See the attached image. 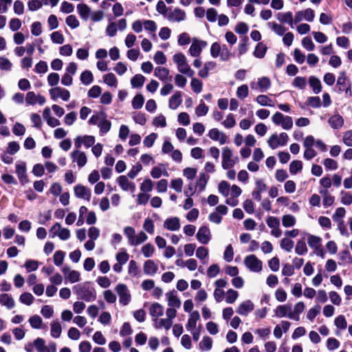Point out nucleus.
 Masks as SVG:
<instances>
[{"mask_svg":"<svg viewBox=\"0 0 352 352\" xmlns=\"http://www.w3.org/2000/svg\"><path fill=\"white\" fill-rule=\"evenodd\" d=\"M77 298L86 302H93L96 299V291L90 282H85L73 287Z\"/></svg>","mask_w":352,"mask_h":352,"instance_id":"nucleus-1","label":"nucleus"},{"mask_svg":"<svg viewBox=\"0 0 352 352\" xmlns=\"http://www.w3.org/2000/svg\"><path fill=\"white\" fill-rule=\"evenodd\" d=\"M123 232L128 240L129 245L131 246H138L148 239V236L144 232L140 231L135 234V229L131 226L125 227Z\"/></svg>","mask_w":352,"mask_h":352,"instance_id":"nucleus-2","label":"nucleus"},{"mask_svg":"<svg viewBox=\"0 0 352 352\" xmlns=\"http://www.w3.org/2000/svg\"><path fill=\"white\" fill-rule=\"evenodd\" d=\"M210 54L214 58L219 57L221 60L227 61L230 58L232 53L227 45H221L219 43L215 42L210 47Z\"/></svg>","mask_w":352,"mask_h":352,"instance_id":"nucleus-3","label":"nucleus"},{"mask_svg":"<svg viewBox=\"0 0 352 352\" xmlns=\"http://www.w3.org/2000/svg\"><path fill=\"white\" fill-rule=\"evenodd\" d=\"M89 124L97 125L100 128L101 134L109 132L111 127V123L106 118L104 113L93 115L89 120Z\"/></svg>","mask_w":352,"mask_h":352,"instance_id":"nucleus-4","label":"nucleus"},{"mask_svg":"<svg viewBox=\"0 0 352 352\" xmlns=\"http://www.w3.org/2000/svg\"><path fill=\"white\" fill-rule=\"evenodd\" d=\"M173 60L177 65L179 72L186 74L189 77H192L194 76L195 72L191 69L190 65L187 63L186 56L183 54H175L173 57Z\"/></svg>","mask_w":352,"mask_h":352,"instance_id":"nucleus-5","label":"nucleus"},{"mask_svg":"<svg viewBox=\"0 0 352 352\" xmlns=\"http://www.w3.org/2000/svg\"><path fill=\"white\" fill-rule=\"evenodd\" d=\"M221 166L223 169H230L239 162V157L234 156L230 148L225 146L221 151Z\"/></svg>","mask_w":352,"mask_h":352,"instance_id":"nucleus-6","label":"nucleus"},{"mask_svg":"<svg viewBox=\"0 0 352 352\" xmlns=\"http://www.w3.org/2000/svg\"><path fill=\"white\" fill-rule=\"evenodd\" d=\"M336 85L338 87L337 91L339 94L344 91L346 97H351L352 96L351 84L347 78L345 72H340Z\"/></svg>","mask_w":352,"mask_h":352,"instance_id":"nucleus-7","label":"nucleus"},{"mask_svg":"<svg viewBox=\"0 0 352 352\" xmlns=\"http://www.w3.org/2000/svg\"><path fill=\"white\" fill-rule=\"evenodd\" d=\"M176 308L168 307L166 310V318L157 320V328H164L166 330L170 329L173 323V319L177 316Z\"/></svg>","mask_w":352,"mask_h":352,"instance_id":"nucleus-8","label":"nucleus"},{"mask_svg":"<svg viewBox=\"0 0 352 352\" xmlns=\"http://www.w3.org/2000/svg\"><path fill=\"white\" fill-rule=\"evenodd\" d=\"M272 121L276 126H280L285 130H289L293 126L292 118L285 116L280 112H276L272 117Z\"/></svg>","mask_w":352,"mask_h":352,"instance_id":"nucleus-9","label":"nucleus"},{"mask_svg":"<svg viewBox=\"0 0 352 352\" xmlns=\"http://www.w3.org/2000/svg\"><path fill=\"white\" fill-rule=\"evenodd\" d=\"M307 243L310 248L314 250V254L321 258H324V251L322 245L321 237L314 234H308Z\"/></svg>","mask_w":352,"mask_h":352,"instance_id":"nucleus-10","label":"nucleus"},{"mask_svg":"<svg viewBox=\"0 0 352 352\" xmlns=\"http://www.w3.org/2000/svg\"><path fill=\"white\" fill-rule=\"evenodd\" d=\"M243 263L245 267L252 272L258 273L263 269V262L254 254L245 256Z\"/></svg>","mask_w":352,"mask_h":352,"instance_id":"nucleus-11","label":"nucleus"},{"mask_svg":"<svg viewBox=\"0 0 352 352\" xmlns=\"http://www.w3.org/2000/svg\"><path fill=\"white\" fill-rule=\"evenodd\" d=\"M288 139V135L285 132L280 133L279 135L274 133L269 138L267 144L272 149H276L280 146L286 145Z\"/></svg>","mask_w":352,"mask_h":352,"instance_id":"nucleus-12","label":"nucleus"},{"mask_svg":"<svg viewBox=\"0 0 352 352\" xmlns=\"http://www.w3.org/2000/svg\"><path fill=\"white\" fill-rule=\"evenodd\" d=\"M115 291L119 297V302L123 306L127 305L131 300L130 292L125 284L119 283L116 285Z\"/></svg>","mask_w":352,"mask_h":352,"instance_id":"nucleus-13","label":"nucleus"},{"mask_svg":"<svg viewBox=\"0 0 352 352\" xmlns=\"http://www.w3.org/2000/svg\"><path fill=\"white\" fill-rule=\"evenodd\" d=\"M51 237L58 236L60 240L66 241L70 237V231L67 228H62L59 223H56L50 230Z\"/></svg>","mask_w":352,"mask_h":352,"instance_id":"nucleus-14","label":"nucleus"},{"mask_svg":"<svg viewBox=\"0 0 352 352\" xmlns=\"http://www.w3.org/2000/svg\"><path fill=\"white\" fill-rule=\"evenodd\" d=\"M266 223L271 229L270 234L276 238H279L282 235V230L280 226L279 219L276 217L270 216L266 219Z\"/></svg>","mask_w":352,"mask_h":352,"instance_id":"nucleus-15","label":"nucleus"},{"mask_svg":"<svg viewBox=\"0 0 352 352\" xmlns=\"http://www.w3.org/2000/svg\"><path fill=\"white\" fill-rule=\"evenodd\" d=\"M49 94L52 100L54 101H56L58 98H60L63 101H68L70 98L69 91L60 87H55L50 89Z\"/></svg>","mask_w":352,"mask_h":352,"instance_id":"nucleus-16","label":"nucleus"},{"mask_svg":"<svg viewBox=\"0 0 352 352\" xmlns=\"http://www.w3.org/2000/svg\"><path fill=\"white\" fill-rule=\"evenodd\" d=\"M165 19L171 23H179L185 20L186 12L179 8H175L173 10L170 8Z\"/></svg>","mask_w":352,"mask_h":352,"instance_id":"nucleus-17","label":"nucleus"},{"mask_svg":"<svg viewBox=\"0 0 352 352\" xmlns=\"http://www.w3.org/2000/svg\"><path fill=\"white\" fill-rule=\"evenodd\" d=\"M271 87V80L269 78L263 76L258 78L256 82H250V87L253 90H258L260 92L266 91Z\"/></svg>","mask_w":352,"mask_h":352,"instance_id":"nucleus-18","label":"nucleus"},{"mask_svg":"<svg viewBox=\"0 0 352 352\" xmlns=\"http://www.w3.org/2000/svg\"><path fill=\"white\" fill-rule=\"evenodd\" d=\"M207 46V42L197 39H192V43L189 48V54L193 57H199L203 50Z\"/></svg>","mask_w":352,"mask_h":352,"instance_id":"nucleus-19","label":"nucleus"},{"mask_svg":"<svg viewBox=\"0 0 352 352\" xmlns=\"http://www.w3.org/2000/svg\"><path fill=\"white\" fill-rule=\"evenodd\" d=\"M74 192L77 198L83 199L88 201L91 199V190L82 184L76 185L74 188Z\"/></svg>","mask_w":352,"mask_h":352,"instance_id":"nucleus-20","label":"nucleus"},{"mask_svg":"<svg viewBox=\"0 0 352 352\" xmlns=\"http://www.w3.org/2000/svg\"><path fill=\"white\" fill-rule=\"evenodd\" d=\"M71 157L73 162H76L78 167H83L87 162L86 154L78 149L71 153Z\"/></svg>","mask_w":352,"mask_h":352,"instance_id":"nucleus-21","label":"nucleus"},{"mask_svg":"<svg viewBox=\"0 0 352 352\" xmlns=\"http://www.w3.org/2000/svg\"><path fill=\"white\" fill-rule=\"evenodd\" d=\"M128 177L125 175H121L118 177L117 182L122 190L133 192L135 190V184L130 182Z\"/></svg>","mask_w":352,"mask_h":352,"instance_id":"nucleus-22","label":"nucleus"},{"mask_svg":"<svg viewBox=\"0 0 352 352\" xmlns=\"http://www.w3.org/2000/svg\"><path fill=\"white\" fill-rule=\"evenodd\" d=\"M45 98L41 95H36L34 91H29L26 94L25 102L29 105H34L38 103L43 105L45 103Z\"/></svg>","mask_w":352,"mask_h":352,"instance_id":"nucleus-23","label":"nucleus"},{"mask_svg":"<svg viewBox=\"0 0 352 352\" xmlns=\"http://www.w3.org/2000/svg\"><path fill=\"white\" fill-rule=\"evenodd\" d=\"M196 238L202 244L208 243L211 239L210 229L207 226L201 227L196 234Z\"/></svg>","mask_w":352,"mask_h":352,"instance_id":"nucleus-24","label":"nucleus"},{"mask_svg":"<svg viewBox=\"0 0 352 352\" xmlns=\"http://www.w3.org/2000/svg\"><path fill=\"white\" fill-rule=\"evenodd\" d=\"M16 173L22 184L29 182L26 175V164L25 162H20L16 164Z\"/></svg>","mask_w":352,"mask_h":352,"instance_id":"nucleus-25","label":"nucleus"},{"mask_svg":"<svg viewBox=\"0 0 352 352\" xmlns=\"http://www.w3.org/2000/svg\"><path fill=\"white\" fill-rule=\"evenodd\" d=\"M165 296L169 307L179 309L181 307V300L175 291L168 292Z\"/></svg>","mask_w":352,"mask_h":352,"instance_id":"nucleus-26","label":"nucleus"},{"mask_svg":"<svg viewBox=\"0 0 352 352\" xmlns=\"http://www.w3.org/2000/svg\"><path fill=\"white\" fill-rule=\"evenodd\" d=\"M164 311V307L158 303H153L149 308L150 315L154 318L153 321L155 322V327H157V320H160L159 317L163 316Z\"/></svg>","mask_w":352,"mask_h":352,"instance_id":"nucleus-27","label":"nucleus"},{"mask_svg":"<svg viewBox=\"0 0 352 352\" xmlns=\"http://www.w3.org/2000/svg\"><path fill=\"white\" fill-rule=\"evenodd\" d=\"M208 135L211 140L219 141L221 145L227 142L228 137L226 135L216 128L210 129Z\"/></svg>","mask_w":352,"mask_h":352,"instance_id":"nucleus-28","label":"nucleus"},{"mask_svg":"<svg viewBox=\"0 0 352 352\" xmlns=\"http://www.w3.org/2000/svg\"><path fill=\"white\" fill-rule=\"evenodd\" d=\"M254 305L250 300H247L239 304L236 309V313L241 316H248L253 311Z\"/></svg>","mask_w":352,"mask_h":352,"instance_id":"nucleus-29","label":"nucleus"},{"mask_svg":"<svg viewBox=\"0 0 352 352\" xmlns=\"http://www.w3.org/2000/svg\"><path fill=\"white\" fill-rule=\"evenodd\" d=\"M200 320V315L198 311H194L189 315L186 329L188 331H192L196 329L197 323Z\"/></svg>","mask_w":352,"mask_h":352,"instance_id":"nucleus-30","label":"nucleus"},{"mask_svg":"<svg viewBox=\"0 0 352 352\" xmlns=\"http://www.w3.org/2000/svg\"><path fill=\"white\" fill-rule=\"evenodd\" d=\"M180 227V220L177 217L168 218L164 222V228L170 231H177Z\"/></svg>","mask_w":352,"mask_h":352,"instance_id":"nucleus-31","label":"nucleus"},{"mask_svg":"<svg viewBox=\"0 0 352 352\" xmlns=\"http://www.w3.org/2000/svg\"><path fill=\"white\" fill-rule=\"evenodd\" d=\"M143 270L146 275L153 276L158 271V265L153 260L148 259L144 263Z\"/></svg>","mask_w":352,"mask_h":352,"instance_id":"nucleus-32","label":"nucleus"},{"mask_svg":"<svg viewBox=\"0 0 352 352\" xmlns=\"http://www.w3.org/2000/svg\"><path fill=\"white\" fill-rule=\"evenodd\" d=\"M0 304L8 309H12L15 307V301L11 295L3 293L0 294Z\"/></svg>","mask_w":352,"mask_h":352,"instance_id":"nucleus-33","label":"nucleus"},{"mask_svg":"<svg viewBox=\"0 0 352 352\" xmlns=\"http://www.w3.org/2000/svg\"><path fill=\"white\" fill-rule=\"evenodd\" d=\"M305 305L303 302H298L294 305V311L291 310L288 318L289 319L294 320L296 321H298L300 320L299 314L303 312L305 310Z\"/></svg>","mask_w":352,"mask_h":352,"instance_id":"nucleus-34","label":"nucleus"},{"mask_svg":"<svg viewBox=\"0 0 352 352\" xmlns=\"http://www.w3.org/2000/svg\"><path fill=\"white\" fill-rule=\"evenodd\" d=\"M169 74V69L164 67H157L154 70V76L163 82L168 80Z\"/></svg>","mask_w":352,"mask_h":352,"instance_id":"nucleus-35","label":"nucleus"},{"mask_svg":"<svg viewBox=\"0 0 352 352\" xmlns=\"http://www.w3.org/2000/svg\"><path fill=\"white\" fill-rule=\"evenodd\" d=\"M276 17L280 22L287 23L292 28H294L293 14L292 12H279L277 14Z\"/></svg>","mask_w":352,"mask_h":352,"instance_id":"nucleus-36","label":"nucleus"},{"mask_svg":"<svg viewBox=\"0 0 352 352\" xmlns=\"http://www.w3.org/2000/svg\"><path fill=\"white\" fill-rule=\"evenodd\" d=\"M291 312L290 305H278L274 310L275 316L278 318L287 317Z\"/></svg>","mask_w":352,"mask_h":352,"instance_id":"nucleus-37","label":"nucleus"},{"mask_svg":"<svg viewBox=\"0 0 352 352\" xmlns=\"http://www.w3.org/2000/svg\"><path fill=\"white\" fill-rule=\"evenodd\" d=\"M328 122L333 129H340L344 124V119L340 115L336 114L329 118Z\"/></svg>","mask_w":352,"mask_h":352,"instance_id":"nucleus-38","label":"nucleus"},{"mask_svg":"<svg viewBox=\"0 0 352 352\" xmlns=\"http://www.w3.org/2000/svg\"><path fill=\"white\" fill-rule=\"evenodd\" d=\"M182 102V94L180 91H177L170 98L168 106L171 109H176Z\"/></svg>","mask_w":352,"mask_h":352,"instance_id":"nucleus-39","label":"nucleus"},{"mask_svg":"<svg viewBox=\"0 0 352 352\" xmlns=\"http://www.w3.org/2000/svg\"><path fill=\"white\" fill-rule=\"evenodd\" d=\"M212 339L208 336H205L203 337L202 340L199 343V348L201 351H210L212 347Z\"/></svg>","mask_w":352,"mask_h":352,"instance_id":"nucleus-40","label":"nucleus"},{"mask_svg":"<svg viewBox=\"0 0 352 352\" xmlns=\"http://www.w3.org/2000/svg\"><path fill=\"white\" fill-rule=\"evenodd\" d=\"M256 101L261 106L263 107H274V103L273 100L266 95H258L256 98Z\"/></svg>","mask_w":352,"mask_h":352,"instance_id":"nucleus-41","label":"nucleus"},{"mask_svg":"<svg viewBox=\"0 0 352 352\" xmlns=\"http://www.w3.org/2000/svg\"><path fill=\"white\" fill-rule=\"evenodd\" d=\"M163 165L160 164V166H155L152 168L151 171V175L154 179L160 178L162 175L165 176H168V172L164 168H162Z\"/></svg>","mask_w":352,"mask_h":352,"instance_id":"nucleus-42","label":"nucleus"},{"mask_svg":"<svg viewBox=\"0 0 352 352\" xmlns=\"http://www.w3.org/2000/svg\"><path fill=\"white\" fill-rule=\"evenodd\" d=\"M309 82L313 91L315 94H319L322 90V85L320 80L315 76H310L309 78Z\"/></svg>","mask_w":352,"mask_h":352,"instance_id":"nucleus-43","label":"nucleus"},{"mask_svg":"<svg viewBox=\"0 0 352 352\" xmlns=\"http://www.w3.org/2000/svg\"><path fill=\"white\" fill-rule=\"evenodd\" d=\"M296 223V219L292 214H285L282 217V224L285 228L293 227Z\"/></svg>","mask_w":352,"mask_h":352,"instance_id":"nucleus-44","label":"nucleus"},{"mask_svg":"<svg viewBox=\"0 0 352 352\" xmlns=\"http://www.w3.org/2000/svg\"><path fill=\"white\" fill-rule=\"evenodd\" d=\"M77 10L79 15L83 20H87L90 14V8L84 3H80L77 6Z\"/></svg>","mask_w":352,"mask_h":352,"instance_id":"nucleus-45","label":"nucleus"},{"mask_svg":"<svg viewBox=\"0 0 352 352\" xmlns=\"http://www.w3.org/2000/svg\"><path fill=\"white\" fill-rule=\"evenodd\" d=\"M267 49L265 44L262 42L258 43L254 52V56L258 58H263L266 54Z\"/></svg>","mask_w":352,"mask_h":352,"instance_id":"nucleus-46","label":"nucleus"},{"mask_svg":"<svg viewBox=\"0 0 352 352\" xmlns=\"http://www.w3.org/2000/svg\"><path fill=\"white\" fill-rule=\"evenodd\" d=\"M155 250V249L154 245L151 243H146L141 248V252L145 258L151 257L153 255Z\"/></svg>","mask_w":352,"mask_h":352,"instance_id":"nucleus-47","label":"nucleus"},{"mask_svg":"<svg viewBox=\"0 0 352 352\" xmlns=\"http://www.w3.org/2000/svg\"><path fill=\"white\" fill-rule=\"evenodd\" d=\"M145 77L142 74H135L131 80V85L133 88H139L143 86Z\"/></svg>","mask_w":352,"mask_h":352,"instance_id":"nucleus-48","label":"nucleus"},{"mask_svg":"<svg viewBox=\"0 0 352 352\" xmlns=\"http://www.w3.org/2000/svg\"><path fill=\"white\" fill-rule=\"evenodd\" d=\"M34 346L37 352H49L44 339L38 338L34 340Z\"/></svg>","mask_w":352,"mask_h":352,"instance_id":"nucleus-49","label":"nucleus"},{"mask_svg":"<svg viewBox=\"0 0 352 352\" xmlns=\"http://www.w3.org/2000/svg\"><path fill=\"white\" fill-rule=\"evenodd\" d=\"M294 241L287 237L283 238L280 241V246L281 249L285 250L287 252L292 251L294 248Z\"/></svg>","mask_w":352,"mask_h":352,"instance_id":"nucleus-50","label":"nucleus"},{"mask_svg":"<svg viewBox=\"0 0 352 352\" xmlns=\"http://www.w3.org/2000/svg\"><path fill=\"white\" fill-rule=\"evenodd\" d=\"M80 81L85 85H89L94 81L92 73L89 70L84 71L80 75Z\"/></svg>","mask_w":352,"mask_h":352,"instance_id":"nucleus-51","label":"nucleus"},{"mask_svg":"<svg viewBox=\"0 0 352 352\" xmlns=\"http://www.w3.org/2000/svg\"><path fill=\"white\" fill-rule=\"evenodd\" d=\"M103 80L108 86L116 87L118 80L116 76L113 73H109L103 76Z\"/></svg>","mask_w":352,"mask_h":352,"instance_id":"nucleus-52","label":"nucleus"},{"mask_svg":"<svg viewBox=\"0 0 352 352\" xmlns=\"http://www.w3.org/2000/svg\"><path fill=\"white\" fill-rule=\"evenodd\" d=\"M308 252L307 247L303 240H299L296 242L295 247V252L298 255H304Z\"/></svg>","mask_w":352,"mask_h":352,"instance_id":"nucleus-53","label":"nucleus"},{"mask_svg":"<svg viewBox=\"0 0 352 352\" xmlns=\"http://www.w3.org/2000/svg\"><path fill=\"white\" fill-rule=\"evenodd\" d=\"M62 328L58 322H52L51 323V336L53 338H58L60 336Z\"/></svg>","mask_w":352,"mask_h":352,"instance_id":"nucleus-54","label":"nucleus"},{"mask_svg":"<svg viewBox=\"0 0 352 352\" xmlns=\"http://www.w3.org/2000/svg\"><path fill=\"white\" fill-rule=\"evenodd\" d=\"M208 179L209 177L205 173H200L196 184V187H197L200 191H203L206 188Z\"/></svg>","mask_w":352,"mask_h":352,"instance_id":"nucleus-55","label":"nucleus"},{"mask_svg":"<svg viewBox=\"0 0 352 352\" xmlns=\"http://www.w3.org/2000/svg\"><path fill=\"white\" fill-rule=\"evenodd\" d=\"M239 293L232 289H229L226 293V302L228 304H233L238 298Z\"/></svg>","mask_w":352,"mask_h":352,"instance_id":"nucleus-56","label":"nucleus"},{"mask_svg":"<svg viewBox=\"0 0 352 352\" xmlns=\"http://www.w3.org/2000/svg\"><path fill=\"white\" fill-rule=\"evenodd\" d=\"M340 195V201L343 205L349 206L352 204V194L350 192L342 190Z\"/></svg>","mask_w":352,"mask_h":352,"instance_id":"nucleus-57","label":"nucleus"},{"mask_svg":"<svg viewBox=\"0 0 352 352\" xmlns=\"http://www.w3.org/2000/svg\"><path fill=\"white\" fill-rule=\"evenodd\" d=\"M140 188L141 192H145V193L149 192L152 191V190L153 188V182H152L151 179H150L148 178L145 179L143 181V182L140 184Z\"/></svg>","mask_w":352,"mask_h":352,"instance_id":"nucleus-58","label":"nucleus"},{"mask_svg":"<svg viewBox=\"0 0 352 352\" xmlns=\"http://www.w3.org/2000/svg\"><path fill=\"white\" fill-rule=\"evenodd\" d=\"M268 25L272 29V30L278 35L283 36L285 34L286 32V29L284 26L280 24L270 22L268 23Z\"/></svg>","mask_w":352,"mask_h":352,"instance_id":"nucleus-59","label":"nucleus"},{"mask_svg":"<svg viewBox=\"0 0 352 352\" xmlns=\"http://www.w3.org/2000/svg\"><path fill=\"white\" fill-rule=\"evenodd\" d=\"M140 272L139 267L135 261L131 260L129 263L128 273L130 276L135 277Z\"/></svg>","mask_w":352,"mask_h":352,"instance_id":"nucleus-60","label":"nucleus"},{"mask_svg":"<svg viewBox=\"0 0 352 352\" xmlns=\"http://www.w3.org/2000/svg\"><path fill=\"white\" fill-rule=\"evenodd\" d=\"M12 63L5 56H0V69L10 72L12 70Z\"/></svg>","mask_w":352,"mask_h":352,"instance_id":"nucleus-61","label":"nucleus"},{"mask_svg":"<svg viewBox=\"0 0 352 352\" xmlns=\"http://www.w3.org/2000/svg\"><path fill=\"white\" fill-rule=\"evenodd\" d=\"M302 168V163L300 160H294L290 163L289 172L292 175H296Z\"/></svg>","mask_w":352,"mask_h":352,"instance_id":"nucleus-62","label":"nucleus"},{"mask_svg":"<svg viewBox=\"0 0 352 352\" xmlns=\"http://www.w3.org/2000/svg\"><path fill=\"white\" fill-rule=\"evenodd\" d=\"M29 322H30V326L33 329H41L42 324H43L42 318L38 315H34V316L30 317L29 319Z\"/></svg>","mask_w":352,"mask_h":352,"instance_id":"nucleus-63","label":"nucleus"},{"mask_svg":"<svg viewBox=\"0 0 352 352\" xmlns=\"http://www.w3.org/2000/svg\"><path fill=\"white\" fill-rule=\"evenodd\" d=\"M34 300V296L29 292L23 293L19 297L20 302L26 305H32Z\"/></svg>","mask_w":352,"mask_h":352,"instance_id":"nucleus-64","label":"nucleus"}]
</instances>
